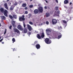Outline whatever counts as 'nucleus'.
Here are the masks:
<instances>
[{
  "mask_svg": "<svg viewBox=\"0 0 73 73\" xmlns=\"http://www.w3.org/2000/svg\"><path fill=\"white\" fill-rule=\"evenodd\" d=\"M37 37L38 39H41V36L39 34H37Z\"/></svg>",
  "mask_w": 73,
  "mask_h": 73,
  "instance_id": "6ab92c4d",
  "label": "nucleus"
},
{
  "mask_svg": "<svg viewBox=\"0 0 73 73\" xmlns=\"http://www.w3.org/2000/svg\"><path fill=\"white\" fill-rule=\"evenodd\" d=\"M57 20H56L55 19H53L52 20V24L53 25H54V24H56V23H57Z\"/></svg>",
  "mask_w": 73,
  "mask_h": 73,
  "instance_id": "39448f33",
  "label": "nucleus"
},
{
  "mask_svg": "<svg viewBox=\"0 0 73 73\" xmlns=\"http://www.w3.org/2000/svg\"><path fill=\"white\" fill-rule=\"evenodd\" d=\"M46 24L47 25H49V22H48V21H46Z\"/></svg>",
  "mask_w": 73,
  "mask_h": 73,
  "instance_id": "c9c22d12",
  "label": "nucleus"
},
{
  "mask_svg": "<svg viewBox=\"0 0 73 73\" xmlns=\"http://www.w3.org/2000/svg\"><path fill=\"white\" fill-rule=\"evenodd\" d=\"M0 10L1 12H4V9H3V8H1Z\"/></svg>",
  "mask_w": 73,
  "mask_h": 73,
  "instance_id": "a878e982",
  "label": "nucleus"
},
{
  "mask_svg": "<svg viewBox=\"0 0 73 73\" xmlns=\"http://www.w3.org/2000/svg\"><path fill=\"white\" fill-rule=\"evenodd\" d=\"M44 8L45 9H47V7L46 6H45Z\"/></svg>",
  "mask_w": 73,
  "mask_h": 73,
  "instance_id": "79ce46f5",
  "label": "nucleus"
},
{
  "mask_svg": "<svg viewBox=\"0 0 73 73\" xmlns=\"http://www.w3.org/2000/svg\"><path fill=\"white\" fill-rule=\"evenodd\" d=\"M3 40V38H2L0 40V42H1V41H2Z\"/></svg>",
  "mask_w": 73,
  "mask_h": 73,
  "instance_id": "a19ab883",
  "label": "nucleus"
},
{
  "mask_svg": "<svg viewBox=\"0 0 73 73\" xmlns=\"http://www.w3.org/2000/svg\"><path fill=\"white\" fill-rule=\"evenodd\" d=\"M19 21H24V20H25V19L24 18H23V17H19Z\"/></svg>",
  "mask_w": 73,
  "mask_h": 73,
  "instance_id": "ddd939ff",
  "label": "nucleus"
},
{
  "mask_svg": "<svg viewBox=\"0 0 73 73\" xmlns=\"http://www.w3.org/2000/svg\"><path fill=\"white\" fill-rule=\"evenodd\" d=\"M33 7V5H30L29 6V8H32Z\"/></svg>",
  "mask_w": 73,
  "mask_h": 73,
  "instance_id": "473e14b6",
  "label": "nucleus"
},
{
  "mask_svg": "<svg viewBox=\"0 0 73 73\" xmlns=\"http://www.w3.org/2000/svg\"><path fill=\"white\" fill-rule=\"evenodd\" d=\"M33 1V0H30V1Z\"/></svg>",
  "mask_w": 73,
  "mask_h": 73,
  "instance_id": "603ef678",
  "label": "nucleus"
},
{
  "mask_svg": "<svg viewBox=\"0 0 73 73\" xmlns=\"http://www.w3.org/2000/svg\"><path fill=\"white\" fill-rule=\"evenodd\" d=\"M13 17L15 19H17V15H13Z\"/></svg>",
  "mask_w": 73,
  "mask_h": 73,
  "instance_id": "393cba45",
  "label": "nucleus"
},
{
  "mask_svg": "<svg viewBox=\"0 0 73 73\" xmlns=\"http://www.w3.org/2000/svg\"><path fill=\"white\" fill-rule=\"evenodd\" d=\"M29 23L30 24H31V25H33V23L31 21H30L29 22Z\"/></svg>",
  "mask_w": 73,
  "mask_h": 73,
  "instance_id": "7c9ffc66",
  "label": "nucleus"
},
{
  "mask_svg": "<svg viewBox=\"0 0 73 73\" xmlns=\"http://www.w3.org/2000/svg\"><path fill=\"white\" fill-rule=\"evenodd\" d=\"M72 3L71 2H70V5H72Z\"/></svg>",
  "mask_w": 73,
  "mask_h": 73,
  "instance_id": "de8ad7c7",
  "label": "nucleus"
},
{
  "mask_svg": "<svg viewBox=\"0 0 73 73\" xmlns=\"http://www.w3.org/2000/svg\"><path fill=\"white\" fill-rule=\"evenodd\" d=\"M46 1V3H48V1Z\"/></svg>",
  "mask_w": 73,
  "mask_h": 73,
  "instance_id": "8fccbe9b",
  "label": "nucleus"
},
{
  "mask_svg": "<svg viewBox=\"0 0 73 73\" xmlns=\"http://www.w3.org/2000/svg\"><path fill=\"white\" fill-rule=\"evenodd\" d=\"M68 21H65V20H62L63 22V23H64V24H66V23H67V22H68Z\"/></svg>",
  "mask_w": 73,
  "mask_h": 73,
  "instance_id": "bb28decb",
  "label": "nucleus"
},
{
  "mask_svg": "<svg viewBox=\"0 0 73 73\" xmlns=\"http://www.w3.org/2000/svg\"><path fill=\"white\" fill-rule=\"evenodd\" d=\"M70 12H71V10H70V12H69V13H70Z\"/></svg>",
  "mask_w": 73,
  "mask_h": 73,
  "instance_id": "09e8293b",
  "label": "nucleus"
},
{
  "mask_svg": "<svg viewBox=\"0 0 73 73\" xmlns=\"http://www.w3.org/2000/svg\"><path fill=\"white\" fill-rule=\"evenodd\" d=\"M8 11L7 10H5L3 12V14L6 17H8Z\"/></svg>",
  "mask_w": 73,
  "mask_h": 73,
  "instance_id": "20e7f679",
  "label": "nucleus"
},
{
  "mask_svg": "<svg viewBox=\"0 0 73 73\" xmlns=\"http://www.w3.org/2000/svg\"><path fill=\"white\" fill-rule=\"evenodd\" d=\"M26 1H28V0H25Z\"/></svg>",
  "mask_w": 73,
  "mask_h": 73,
  "instance_id": "13d9d810",
  "label": "nucleus"
},
{
  "mask_svg": "<svg viewBox=\"0 0 73 73\" xmlns=\"http://www.w3.org/2000/svg\"><path fill=\"white\" fill-rule=\"evenodd\" d=\"M23 26L24 28H25V27L26 25L25 24V23L24 22H23Z\"/></svg>",
  "mask_w": 73,
  "mask_h": 73,
  "instance_id": "72a5a7b5",
  "label": "nucleus"
},
{
  "mask_svg": "<svg viewBox=\"0 0 73 73\" xmlns=\"http://www.w3.org/2000/svg\"><path fill=\"white\" fill-rule=\"evenodd\" d=\"M7 33V29H5L4 33V35H5Z\"/></svg>",
  "mask_w": 73,
  "mask_h": 73,
  "instance_id": "c756f323",
  "label": "nucleus"
},
{
  "mask_svg": "<svg viewBox=\"0 0 73 73\" xmlns=\"http://www.w3.org/2000/svg\"><path fill=\"white\" fill-rule=\"evenodd\" d=\"M25 10H27V9H28V7H25Z\"/></svg>",
  "mask_w": 73,
  "mask_h": 73,
  "instance_id": "58836bf2",
  "label": "nucleus"
},
{
  "mask_svg": "<svg viewBox=\"0 0 73 73\" xmlns=\"http://www.w3.org/2000/svg\"><path fill=\"white\" fill-rule=\"evenodd\" d=\"M45 42L47 44H50L52 43V41L51 40H49V38H46L45 40Z\"/></svg>",
  "mask_w": 73,
  "mask_h": 73,
  "instance_id": "7ed1b4c3",
  "label": "nucleus"
},
{
  "mask_svg": "<svg viewBox=\"0 0 73 73\" xmlns=\"http://www.w3.org/2000/svg\"><path fill=\"white\" fill-rule=\"evenodd\" d=\"M7 1H9V0H7Z\"/></svg>",
  "mask_w": 73,
  "mask_h": 73,
  "instance_id": "864d4df0",
  "label": "nucleus"
},
{
  "mask_svg": "<svg viewBox=\"0 0 73 73\" xmlns=\"http://www.w3.org/2000/svg\"><path fill=\"white\" fill-rule=\"evenodd\" d=\"M31 15V14H29V15Z\"/></svg>",
  "mask_w": 73,
  "mask_h": 73,
  "instance_id": "052dcab7",
  "label": "nucleus"
},
{
  "mask_svg": "<svg viewBox=\"0 0 73 73\" xmlns=\"http://www.w3.org/2000/svg\"><path fill=\"white\" fill-rule=\"evenodd\" d=\"M38 9L39 11L40 12V13H42V11H43V8L42 7H39Z\"/></svg>",
  "mask_w": 73,
  "mask_h": 73,
  "instance_id": "6e6552de",
  "label": "nucleus"
},
{
  "mask_svg": "<svg viewBox=\"0 0 73 73\" xmlns=\"http://www.w3.org/2000/svg\"><path fill=\"white\" fill-rule=\"evenodd\" d=\"M15 50H16V49H15V48L13 49V52H14V51H15Z\"/></svg>",
  "mask_w": 73,
  "mask_h": 73,
  "instance_id": "49530a36",
  "label": "nucleus"
},
{
  "mask_svg": "<svg viewBox=\"0 0 73 73\" xmlns=\"http://www.w3.org/2000/svg\"><path fill=\"white\" fill-rule=\"evenodd\" d=\"M62 29V27H61V26H60V28H58L59 29Z\"/></svg>",
  "mask_w": 73,
  "mask_h": 73,
  "instance_id": "ea45409f",
  "label": "nucleus"
},
{
  "mask_svg": "<svg viewBox=\"0 0 73 73\" xmlns=\"http://www.w3.org/2000/svg\"><path fill=\"white\" fill-rule=\"evenodd\" d=\"M11 24L14 28H16V25H15V21H11Z\"/></svg>",
  "mask_w": 73,
  "mask_h": 73,
  "instance_id": "423d86ee",
  "label": "nucleus"
},
{
  "mask_svg": "<svg viewBox=\"0 0 73 73\" xmlns=\"http://www.w3.org/2000/svg\"><path fill=\"white\" fill-rule=\"evenodd\" d=\"M29 35V37L30 36V35Z\"/></svg>",
  "mask_w": 73,
  "mask_h": 73,
  "instance_id": "bf43d9fd",
  "label": "nucleus"
},
{
  "mask_svg": "<svg viewBox=\"0 0 73 73\" xmlns=\"http://www.w3.org/2000/svg\"><path fill=\"white\" fill-rule=\"evenodd\" d=\"M60 11H58L57 12L55 13V15L56 16H59V14H60Z\"/></svg>",
  "mask_w": 73,
  "mask_h": 73,
  "instance_id": "9b49d317",
  "label": "nucleus"
},
{
  "mask_svg": "<svg viewBox=\"0 0 73 73\" xmlns=\"http://www.w3.org/2000/svg\"><path fill=\"white\" fill-rule=\"evenodd\" d=\"M62 35H59L58 37H57V33H53V35L52 37H55V38H58V39H60Z\"/></svg>",
  "mask_w": 73,
  "mask_h": 73,
  "instance_id": "f03ea898",
  "label": "nucleus"
},
{
  "mask_svg": "<svg viewBox=\"0 0 73 73\" xmlns=\"http://www.w3.org/2000/svg\"><path fill=\"white\" fill-rule=\"evenodd\" d=\"M37 41H35L34 42V44H37Z\"/></svg>",
  "mask_w": 73,
  "mask_h": 73,
  "instance_id": "c03bdc74",
  "label": "nucleus"
},
{
  "mask_svg": "<svg viewBox=\"0 0 73 73\" xmlns=\"http://www.w3.org/2000/svg\"><path fill=\"white\" fill-rule=\"evenodd\" d=\"M9 17L11 19V20H13V17L11 15H9Z\"/></svg>",
  "mask_w": 73,
  "mask_h": 73,
  "instance_id": "5701e85b",
  "label": "nucleus"
},
{
  "mask_svg": "<svg viewBox=\"0 0 73 73\" xmlns=\"http://www.w3.org/2000/svg\"><path fill=\"white\" fill-rule=\"evenodd\" d=\"M34 13L35 14L38 13V10L37 9H35L34 11Z\"/></svg>",
  "mask_w": 73,
  "mask_h": 73,
  "instance_id": "2eb2a0df",
  "label": "nucleus"
},
{
  "mask_svg": "<svg viewBox=\"0 0 73 73\" xmlns=\"http://www.w3.org/2000/svg\"><path fill=\"white\" fill-rule=\"evenodd\" d=\"M25 14H28V12L27 11H26L25 12Z\"/></svg>",
  "mask_w": 73,
  "mask_h": 73,
  "instance_id": "f704fd0d",
  "label": "nucleus"
},
{
  "mask_svg": "<svg viewBox=\"0 0 73 73\" xmlns=\"http://www.w3.org/2000/svg\"><path fill=\"white\" fill-rule=\"evenodd\" d=\"M27 6V4L26 3H23L22 4L23 7H25Z\"/></svg>",
  "mask_w": 73,
  "mask_h": 73,
  "instance_id": "b1692460",
  "label": "nucleus"
},
{
  "mask_svg": "<svg viewBox=\"0 0 73 73\" xmlns=\"http://www.w3.org/2000/svg\"><path fill=\"white\" fill-rule=\"evenodd\" d=\"M69 3V1L68 0H65L64 1V4H66Z\"/></svg>",
  "mask_w": 73,
  "mask_h": 73,
  "instance_id": "a211bd4d",
  "label": "nucleus"
},
{
  "mask_svg": "<svg viewBox=\"0 0 73 73\" xmlns=\"http://www.w3.org/2000/svg\"><path fill=\"white\" fill-rule=\"evenodd\" d=\"M45 16L47 17H49V16H50V14L48 13H47L45 14Z\"/></svg>",
  "mask_w": 73,
  "mask_h": 73,
  "instance_id": "f3484780",
  "label": "nucleus"
},
{
  "mask_svg": "<svg viewBox=\"0 0 73 73\" xmlns=\"http://www.w3.org/2000/svg\"><path fill=\"white\" fill-rule=\"evenodd\" d=\"M14 7L13 5H11L10 8V10H11V11H13V9H14Z\"/></svg>",
  "mask_w": 73,
  "mask_h": 73,
  "instance_id": "dca6fc26",
  "label": "nucleus"
},
{
  "mask_svg": "<svg viewBox=\"0 0 73 73\" xmlns=\"http://www.w3.org/2000/svg\"><path fill=\"white\" fill-rule=\"evenodd\" d=\"M13 41V43H14V42H15V38H13L12 39Z\"/></svg>",
  "mask_w": 73,
  "mask_h": 73,
  "instance_id": "c85d7f7f",
  "label": "nucleus"
},
{
  "mask_svg": "<svg viewBox=\"0 0 73 73\" xmlns=\"http://www.w3.org/2000/svg\"><path fill=\"white\" fill-rule=\"evenodd\" d=\"M1 36H0V39H1Z\"/></svg>",
  "mask_w": 73,
  "mask_h": 73,
  "instance_id": "5fc2aeb1",
  "label": "nucleus"
},
{
  "mask_svg": "<svg viewBox=\"0 0 73 73\" xmlns=\"http://www.w3.org/2000/svg\"><path fill=\"white\" fill-rule=\"evenodd\" d=\"M45 36V35H44V33H42L41 35V37L42 38H44Z\"/></svg>",
  "mask_w": 73,
  "mask_h": 73,
  "instance_id": "aec40b11",
  "label": "nucleus"
},
{
  "mask_svg": "<svg viewBox=\"0 0 73 73\" xmlns=\"http://www.w3.org/2000/svg\"><path fill=\"white\" fill-rule=\"evenodd\" d=\"M1 17L2 20H5L6 18L5 16H1Z\"/></svg>",
  "mask_w": 73,
  "mask_h": 73,
  "instance_id": "412c9836",
  "label": "nucleus"
},
{
  "mask_svg": "<svg viewBox=\"0 0 73 73\" xmlns=\"http://www.w3.org/2000/svg\"><path fill=\"white\" fill-rule=\"evenodd\" d=\"M52 30L50 29H46V32L47 35L49 36L50 35V33L52 32Z\"/></svg>",
  "mask_w": 73,
  "mask_h": 73,
  "instance_id": "f257e3e1",
  "label": "nucleus"
},
{
  "mask_svg": "<svg viewBox=\"0 0 73 73\" xmlns=\"http://www.w3.org/2000/svg\"><path fill=\"white\" fill-rule=\"evenodd\" d=\"M55 1L56 3H58V0H55Z\"/></svg>",
  "mask_w": 73,
  "mask_h": 73,
  "instance_id": "37998d69",
  "label": "nucleus"
},
{
  "mask_svg": "<svg viewBox=\"0 0 73 73\" xmlns=\"http://www.w3.org/2000/svg\"><path fill=\"white\" fill-rule=\"evenodd\" d=\"M19 57H20V56H19Z\"/></svg>",
  "mask_w": 73,
  "mask_h": 73,
  "instance_id": "680f3d73",
  "label": "nucleus"
},
{
  "mask_svg": "<svg viewBox=\"0 0 73 73\" xmlns=\"http://www.w3.org/2000/svg\"><path fill=\"white\" fill-rule=\"evenodd\" d=\"M1 27V23H0V27Z\"/></svg>",
  "mask_w": 73,
  "mask_h": 73,
  "instance_id": "6e6d98bb",
  "label": "nucleus"
},
{
  "mask_svg": "<svg viewBox=\"0 0 73 73\" xmlns=\"http://www.w3.org/2000/svg\"><path fill=\"white\" fill-rule=\"evenodd\" d=\"M4 42H2V44H4Z\"/></svg>",
  "mask_w": 73,
  "mask_h": 73,
  "instance_id": "3c124183",
  "label": "nucleus"
},
{
  "mask_svg": "<svg viewBox=\"0 0 73 73\" xmlns=\"http://www.w3.org/2000/svg\"><path fill=\"white\" fill-rule=\"evenodd\" d=\"M27 27L29 31H31L32 30V29L31 26L29 25H27Z\"/></svg>",
  "mask_w": 73,
  "mask_h": 73,
  "instance_id": "9d476101",
  "label": "nucleus"
},
{
  "mask_svg": "<svg viewBox=\"0 0 73 73\" xmlns=\"http://www.w3.org/2000/svg\"><path fill=\"white\" fill-rule=\"evenodd\" d=\"M17 28L19 30H20V31H23V28H22V27H21V25H18V26Z\"/></svg>",
  "mask_w": 73,
  "mask_h": 73,
  "instance_id": "0eeeda50",
  "label": "nucleus"
},
{
  "mask_svg": "<svg viewBox=\"0 0 73 73\" xmlns=\"http://www.w3.org/2000/svg\"><path fill=\"white\" fill-rule=\"evenodd\" d=\"M12 26L11 25H10V26L9 27V28L10 29H11V28H12Z\"/></svg>",
  "mask_w": 73,
  "mask_h": 73,
  "instance_id": "4c0bfd02",
  "label": "nucleus"
},
{
  "mask_svg": "<svg viewBox=\"0 0 73 73\" xmlns=\"http://www.w3.org/2000/svg\"><path fill=\"white\" fill-rule=\"evenodd\" d=\"M17 5V2H16L15 3H14V5H15V6H16V5Z\"/></svg>",
  "mask_w": 73,
  "mask_h": 73,
  "instance_id": "e433bc0d",
  "label": "nucleus"
},
{
  "mask_svg": "<svg viewBox=\"0 0 73 73\" xmlns=\"http://www.w3.org/2000/svg\"><path fill=\"white\" fill-rule=\"evenodd\" d=\"M9 3H10V4H11V2H9Z\"/></svg>",
  "mask_w": 73,
  "mask_h": 73,
  "instance_id": "4d7b16f0",
  "label": "nucleus"
},
{
  "mask_svg": "<svg viewBox=\"0 0 73 73\" xmlns=\"http://www.w3.org/2000/svg\"><path fill=\"white\" fill-rule=\"evenodd\" d=\"M36 47L37 49H39L40 48V45L38 44H36Z\"/></svg>",
  "mask_w": 73,
  "mask_h": 73,
  "instance_id": "f8f14e48",
  "label": "nucleus"
},
{
  "mask_svg": "<svg viewBox=\"0 0 73 73\" xmlns=\"http://www.w3.org/2000/svg\"><path fill=\"white\" fill-rule=\"evenodd\" d=\"M4 5L5 6V7L6 9H7V10H8V5L7 4V3H5L4 4Z\"/></svg>",
  "mask_w": 73,
  "mask_h": 73,
  "instance_id": "4468645a",
  "label": "nucleus"
},
{
  "mask_svg": "<svg viewBox=\"0 0 73 73\" xmlns=\"http://www.w3.org/2000/svg\"><path fill=\"white\" fill-rule=\"evenodd\" d=\"M13 31H14V32L15 33L16 32L17 33H20V31H19V30L17 29L16 28H14L13 29Z\"/></svg>",
  "mask_w": 73,
  "mask_h": 73,
  "instance_id": "1a4fd4ad",
  "label": "nucleus"
},
{
  "mask_svg": "<svg viewBox=\"0 0 73 73\" xmlns=\"http://www.w3.org/2000/svg\"><path fill=\"white\" fill-rule=\"evenodd\" d=\"M22 17L23 18H24V17H25L24 15H22Z\"/></svg>",
  "mask_w": 73,
  "mask_h": 73,
  "instance_id": "a18cd8bd",
  "label": "nucleus"
},
{
  "mask_svg": "<svg viewBox=\"0 0 73 73\" xmlns=\"http://www.w3.org/2000/svg\"><path fill=\"white\" fill-rule=\"evenodd\" d=\"M24 33H27V29L26 28L24 29Z\"/></svg>",
  "mask_w": 73,
  "mask_h": 73,
  "instance_id": "4be33fe9",
  "label": "nucleus"
},
{
  "mask_svg": "<svg viewBox=\"0 0 73 73\" xmlns=\"http://www.w3.org/2000/svg\"><path fill=\"white\" fill-rule=\"evenodd\" d=\"M28 35H31V33L30 32H29L27 33Z\"/></svg>",
  "mask_w": 73,
  "mask_h": 73,
  "instance_id": "2f4dec72",
  "label": "nucleus"
},
{
  "mask_svg": "<svg viewBox=\"0 0 73 73\" xmlns=\"http://www.w3.org/2000/svg\"><path fill=\"white\" fill-rule=\"evenodd\" d=\"M55 9L56 11H58V7H55Z\"/></svg>",
  "mask_w": 73,
  "mask_h": 73,
  "instance_id": "cd10ccee",
  "label": "nucleus"
}]
</instances>
